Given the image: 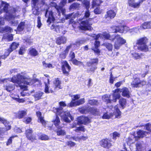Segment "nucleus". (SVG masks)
<instances>
[{"mask_svg":"<svg viewBox=\"0 0 151 151\" xmlns=\"http://www.w3.org/2000/svg\"><path fill=\"white\" fill-rule=\"evenodd\" d=\"M8 81L17 83L21 89L24 91L27 90L26 85H32L35 81L34 79L30 78L27 75L26 73L23 72L17 74L11 78L0 79V83L7 82Z\"/></svg>","mask_w":151,"mask_h":151,"instance_id":"f257e3e1","label":"nucleus"},{"mask_svg":"<svg viewBox=\"0 0 151 151\" xmlns=\"http://www.w3.org/2000/svg\"><path fill=\"white\" fill-rule=\"evenodd\" d=\"M95 39H97L99 37L109 39L111 41L115 40L114 48L116 50L120 49L121 46L126 42L125 40L121 37L119 35L116 36L114 37L111 36L109 34L106 33H103L102 34H98L97 35H91Z\"/></svg>","mask_w":151,"mask_h":151,"instance_id":"f03ea898","label":"nucleus"},{"mask_svg":"<svg viewBox=\"0 0 151 151\" xmlns=\"http://www.w3.org/2000/svg\"><path fill=\"white\" fill-rule=\"evenodd\" d=\"M3 7L2 9L0 10V14L3 12L6 13V15L4 16L6 19L10 20L14 17V15H12V14L11 13V8L12 7L9 6L8 4L6 2L3 1H0V9Z\"/></svg>","mask_w":151,"mask_h":151,"instance_id":"7ed1b4c3","label":"nucleus"},{"mask_svg":"<svg viewBox=\"0 0 151 151\" xmlns=\"http://www.w3.org/2000/svg\"><path fill=\"white\" fill-rule=\"evenodd\" d=\"M57 114L60 115L62 118L65 122H70L73 119V118L71 116L68 111H64L62 110L61 107L56 109Z\"/></svg>","mask_w":151,"mask_h":151,"instance_id":"20e7f679","label":"nucleus"},{"mask_svg":"<svg viewBox=\"0 0 151 151\" xmlns=\"http://www.w3.org/2000/svg\"><path fill=\"white\" fill-rule=\"evenodd\" d=\"M114 109V112L113 113H109L108 112H105L102 116V118L104 119H109L113 117L114 115L115 118H120L121 117V112L119 109L118 106H115Z\"/></svg>","mask_w":151,"mask_h":151,"instance_id":"39448f33","label":"nucleus"},{"mask_svg":"<svg viewBox=\"0 0 151 151\" xmlns=\"http://www.w3.org/2000/svg\"><path fill=\"white\" fill-rule=\"evenodd\" d=\"M80 97V96L79 95H73L72 96L71 102L68 104V106L70 107H73L83 104L85 102V99L83 98L78 100Z\"/></svg>","mask_w":151,"mask_h":151,"instance_id":"423d86ee","label":"nucleus"},{"mask_svg":"<svg viewBox=\"0 0 151 151\" xmlns=\"http://www.w3.org/2000/svg\"><path fill=\"white\" fill-rule=\"evenodd\" d=\"M92 19L90 18L86 20H83L80 24V28L83 30H91L93 28L91 26L92 25V23L91 21Z\"/></svg>","mask_w":151,"mask_h":151,"instance_id":"0eeeda50","label":"nucleus"},{"mask_svg":"<svg viewBox=\"0 0 151 151\" xmlns=\"http://www.w3.org/2000/svg\"><path fill=\"white\" fill-rule=\"evenodd\" d=\"M19 45V44L18 42H12L10 45L9 48L5 50V53L4 55L1 56L0 55V59H5L6 57L9 55L11 52L16 49L18 47Z\"/></svg>","mask_w":151,"mask_h":151,"instance_id":"6e6552de","label":"nucleus"},{"mask_svg":"<svg viewBox=\"0 0 151 151\" xmlns=\"http://www.w3.org/2000/svg\"><path fill=\"white\" fill-rule=\"evenodd\" d=\"M32 2L33 14L35 15H38L39 13V8L43 5V3L38 0H32Z\"/></svg>","mask_w":151,"mask_h":151,"instance_id":"1a4fd4ad","label":"nucleus"},{"mask_svg":"<svg viewBox=\"0 0 151 151\" xmlns=\"http://www.w3.org/2000/svg\"><path fill=\"white\" fill-rule=\"evenodd\" d=\"M67 0H62L60 3L59 6H57L56 3H52L51 5L54 6L56 9L57 12L60 14V13L64 14L65 12V9L63 7L66 4Z\"/></svg>","mask_w":151,"mask_h":151,"instance_id":"9d476101","label":"nucleus"},{"mask_svg":"<svg viewBox=\"0 0 151 151\" xmlns=\"http://www.w3.org/2000/svg\"><path fill=\"white\" fill-rule=\"evenodd\" d=\"M112 32H119L123 33H125L129 31V28L126 26H114L111 27Z\"/></svg>","mask_w":151,"mask_h":151,"instance_id":"9b49d317","label":"nucleus"},{"mask_svg":"<svg viewBox=\"0 0 151 151\" xmlns=\"http://www.w3.org/2000/svg\"><path fill=\"white\" fill-rule=\"evenodd\" d=\"M146 83L145 81H141L139 78H136L132 82L131 86L133 87L138 88L146 84Z\"/></svg>","mask_w":151,"mask_h":151,"instance_id":"f8f14e48","label":"nucleus"},{"mask_svg":"<svg viewBox=\"0 0 151 151\" xmlns=\"http://www.w3.org/2000/svg\"><path fill=\"white\" fill-rule=\"evenodd\" d=\"M119 89L115 90L113 91V94L109 96L110 103H111L112 102H116L117 99H119L120 97V95L119 93Z\"/></svg>","mask_w":151,"mask_h":151,"instance_id":"ddd939ff","label":"nucleus"},{"mask_svg":"<svg viewBox=\"0 0 151 151\" xmlns=\"http://www.w3.org/2000/svg\"><path fill=\"white\" fill-rule=\"evenodd\" d=\"M63 64L62 69L63 72L65 75H68L70 70V67L66 61H63Z\"/></svg>","mask_w":151,"mask_h":151,"instance_id":"4468645a","label":"nucleus"},{"mask_svg":"<svg viewBox=\"0 0 151 151\" xmlns=\"http://www.w3.org/2000/svg\"><path fill=\"white\" fill-rule=\"evenodd\" d=\"M100 144L101 146L106 148H109L112 146L110 140L108 139L102 140L100 142Z\"/></svg>","mask_w":151,"mask_h":151,"instance_id":"2eb2a0df","label":"nucleus"},{"mask_svg":"<svg viewBox=\"0 0 151 151\" xmlns=\"http://www.w3.org/2000/svg\"><path fill=\"white\" fill-rule=\"evenodd\" d=\"M78 122L81 124H86L90 122V120L88 117L85 116H81L78 118Z\"/></svg>","mask_w":151,"mask_h":151,"instance_id":"dca6fc26","label":"nucleus"},{"mask_svg":"<svg viewBox=\"0 0 151 151\" xmlns=\"http://www.w3.org/2000/svg\"><path fill=\"white\" fill-rule=\"evenodd\" d=\"M116 14L113 10H110L107 11L106 14L105 15V17L107 20L111 19L113 18L115 16Z\"/></svg>","mask_w":151,"mask_h":151,"instance_id":"f3484780","label":"nucleus"},{"mask_svg":"<svg viewBox=\"0 0 151 151\" xmlns=\"http://www.w3.org/2000/svg\"><path fill=\"white\" fill-rule=\"evenodd\" d=\"M119 89V92H122V95L124 97L129 98L130 96V92L128 88L126 87H124L121 89Z\"/></svg>","mask_w":151,"mask_h":151,"instance_id":"a211bd4d","label":"nucleus"},{"mask_svg":"<svg viewBox=\"0 0 151 151\" xmlns=\"http://www.w3.org/2000/svg\"><path fill=\"white\" fill-rule=\"evenodd\" d=\"M11 11V13L12 14V15H14V18L10 20H8V21H12H12H11L10 22V23L12 25L15 26H16L18 24V21L17 20H14L13 19L15 18L16 17V15H15V12H16V10L15 9L13 8L12 7L11 8V10L10 11V12ZM7 21L8 20H7Z\"/></svg>","mask_w":151,"mask_h":151,"instance_id":"6ab92c4d","label":"nucleus"},{"mask_svg":"<svg viewBox=\"0 0 151 151\" xmlns=\"http://www.w3.org/2000/svg\"><path fill=\"white\" fill-rule=\"evenodd\" d=\"M67 38L65 37L61 36L56 38V42L57 44L60 45L61 44H65Z\"/></svg>","mask_w":151,"mask_h":151,"instance_id":"aec40b11","label":"nucleus"},{"mask_svg":"<svg viewBox=\"0 0 151 151\" xmlns=\"http://www.w3.org/2000/svg\"><path fill=\"white\" fill-rule=\"evenodd\" d=\"M37 115L38 117V121L40 122L44 127L46 125V122L44 119V117L41 116V113L40 111L36 112Z\"/></svg>","mask_w":151,"mask_h":151,"instance_id":"412c9836","label":"nucleus"},{"mask_svg":"<svg viewBox=\"0 0 151 151\" xmlns=\"http://www.w3.org/2000/svg\"><path fill=\"white\" fill-rule=\"evenodd\" d=\"M148 42V39L146 37H142L137 40V44L140 46L146 44Z\"/></svg>","mask_w":151,"mask_h":151,"instance_id":"4be33fe9","label":"nucleus"},{"mask_svg":"<svg viewBox=\"0 0 151 151\" xmlns=\"http://www.w3.org/2000/svg\"><path fill=\"white\" fill-rule=\"evenodd\" d=\"M100 42L98 41H96L94 43V46L92 47V50H93L94 52L97 54H99L100 52V51L98 48V47L99 45Z\"/></svg>","mask_w":151,"mask_h":151,"instance_id":"5701e85b","label":"nucleus"},{"mask_svg":"<svg viewBox=\"0 0 151 151\" xmlns=\"http://www.w3.org/2000/svg\"><path fill=\"white\" fill-rule=\"evenodd\" d=\"M128 4L129 6L134 8L138 7L140 5V3H135L134 0H128Z\"/></svg>","mask_w":151,"mask_h":151,"instance_id":"b1692460","label":"nucleus"},{"mask_svg":"<svg viewBox=\"0 0 151 151\" xmlns=\"http://www.w3.org/2000/svg\"><path fill=\"white\" fill-rule=\"evenodd\" d=\"M54 84L55 85V89H57L58 88L60 89L62 88V87L61 85V81L58 78L55 79L54 81Z\"/></svg>","mask_w":151,"mask_h":151,"instance_id":"393cba45","label":"nucleus"},{"mask_svg":"<svg viewBox=\"0 0 151 151\" xmlns=\"http://www.w3.org/2000/svg\"><path fill=\"white\" fill-rule=\"evenodd\" d=\"M143 30H144L142 27V24H141L140 26H138L137 27H134L131 29H129V31L130 32H134L136 33H137L138 32Z\"/></svg>","mask_w":151,"mask_h":151,"instance_id":"a878e982","label":"nucleus"},{"mask_svg":"<svg viewBox=\"0 0 151 151\" xmlns=\"http://www.w3.org/2000/svg\"><path fill=\"white\" fill-rule=\"evenodd\" d=\"M0 121L5 125L6 129L7 130H9L11 129V126L9 124V123H8L7 120L4 118L0 117Z\"/></svg>","mask_w":151,"mask_h":151,"instance_id":"bb28decb","label":"nucleus"},{"mask_svg":"<svg viewBox=\"0 0 151 151\" xmlns=\"http://www.w3.org/2000/svg\"><path fill=\"white\" fill-rule=\"evenodd\" d=\"M139 50L142 51L147 52L149 51V49L146 44L142 45L138 47Z\"/></svg>","mask_w":151,"mask_h":151,"instance_id":"cd10ccee","label":"nucleus"},{"mask_svg":"<svg viewBox=\"0 0 151 151\" xmlns=\"http://www.w3.org/2000/svg\"><path fill=\"white\" fill-rule=\"evenodd\" d=\"M13 35L12 34H6L4 35L3 39L6 40L7 41H11L13 40Z\"/></svg>","mask_w":151,"mask_h":151,"instance_id":"c85d7f7f","label":"nucleus"},{"mask_svg":"<svg viewBox=\"0 0 151 151\" xmlns=\"http://www.w3.org/2000/svg\"><path fill=\"white\" fill-rule=\"evenodd\" d=\"M98 59H93L91 60V61L87 62V65L88 67H90L92 65H96L98 63Z\"/></svg>","mask_w":151,"mask_h":151,"instance_id":"c756f323","label":"nucleus"},{"mask_svg":"<svg viewBox=\"0 0 151 151\" xmlns=\"http://www.w3.org/2000/svg\"><path fill=\"white\" fill-rule=\"evenodd\" d=\"M27 114L26 112L24 111H20L16 115V116L19 118H22Z\"/></svg>","mask_w":151,"mask_h":151,"instance_id":"7c9ffc66","label":"nucleus"},{"mask_svg":"<svg viewBox=\"0 0 151 151\" xmlns=\"http://www.w3.org/2000/svg\"><path fill=\"white\" fill-rule=\"evenodd\" d=\"M142 27L143 30L151 28V21L149 22H144L142 24Z\"/></svg>","mask_w":151,"mask_h":151,"instance_id":"2f4dec72","label":"nucleus"},{"mask_svg":"<svg viewBox=\"0 0 151 151\" xmlns=\"http://www.w3.org/2000/svg\"><path fill=\"white\" fill-rule=\"evenodd\" d=\"M147 132L142 130H139L137 132V136L139 138H142L146 135Z\"/></svg>","mask_w":151,"mask_h":151,"instance_id":"473e14b6","label":"nucleus"},{"mask_svg":"<svg viewBox=\"0 0 151 151\" xmlns=\"http://www.w3.org/2000/svg\"><path fill=\"white\" fill-rule=\"evenodd\" d=\"M12 30V29L8 26L0 28V32H11Z\"/></svg>","mask_w":151,"mask_h":151,"instance_id":"72a5a7b5","label":"nucleus"},{"mask_svg":"<svg viewBox=\"0 0 151 151\" xmlns=\"http://www.w3.org/2000/svg\"><path fill=\"white\" fill-rule=\"evenodd\" d=\"M91 112L94 115H101V112L99 109L96 108H91Z\"/></svg>","mask_w":151,"mask_h":151,"instance_id":"f704fd0d","label":"nucleus"},{"mask_svg":"<svg viewBox=\"0 0 151 151\" xmlns=\"http://www.w3.org/2000/svg\"><path fill=\"white\" fill-rule=\"evenodd\" d=\"M49 14L47 22L50 24L52 22H53L55 20V18L52 15L53 13L52 11L49 12Z\"/></svg>","mask_w":151,"mask_h":151,"instance_id":"c9c22d12","label":"nucleus"},{"mask_svg":"<svg viewBox=\"0 0 151 151\" xmlns=\"http://www.w3.org/2000/svg\"><path fill=\"white\" fill-rule=\"evenodd\" d=\"M126 103V99L124 98L120 99L119 101V103L122 109L125 107Z\"/></svg>","mask_w":151,"mask_h":151,"instance_id":"e433bc0d","label":"nucleus"},{"mask_svg":"<svg viewBox=\"0 0 151 151\" xmlns=\"http://www.w3.org/2000/svg\"><path fill=\"white\" fill-rule=\"evenodd\" d=\"M44 93L43 92L39 91L36 93L34 95L35 100L37 101L41 99V97Z\"/></svg>","mask_w":151,"mask_h":151,"instance_id":"4c0bfd02","label":"nucleus"},{"mask_svg":"<svg viewBox=\"0 0 151 151\" xmlns=\"http://www.w3.org/2000/svg\"><path fill=\"white\" fill-rule=\"evenodd\" d=\"M51 29H55V30L57 32H59L62 31L63 28L61 26H57L55 27L54 25H52L51 27Z\"/></svg>","mask_w":151,"mask_h":151,"instance_id":"58836bf2","label":"nucleus"},{"mask_svg":"<svg viewBox=\"0 0 151 151\" xmlns=\"http://www.w3.org/2000/svg\"><path fill=\"white\" fill-rule=\"evenodd\" d=\"M45 92L47 93H49L50 91H49V80L48 78L47 79V81L46 83V82H45Z\"/></svg>","mask_w":151,"mask_h":151,"instance_id":"ea45409f","label":"nucleus"},{"mask_svg":"<svg viewBox=\"0 0 151 151\" xmlns=\"http://www.w3.org/2000/svg\"><path fill=\"white\" fill-rule=\"evenodd\" d=\"M29 53L30 55L33 56H36L38 55V53L37 50L33 48L30 49Z\"/></svg>","mask_w":151,"mask_h":151,"instance_id":"a19ab883","label":"nucleus"},{"mask_svg":"<svg viewBox=\"0 0 151 151\" xmlns=\"http://www.w3.org/2000/svg\"><path fill=\"white\" fill-rule=\"evenodd\" d=\"M25 23L24 22H21L18 25L17 27V30L19 31H22L24 28Z\"/></svg>","mask_w":151,"mask_h":151,"instance_id":"79ce46f5","label":"nucleus"},{"mask_svg":"<svg viewBox=\"0 0 151 151\" xmlns=\"http://www.w3.org/2000/svg\"><path fill=\"white\" fill-rule=\"evenodd\" d=\"M74 131L77 132H78L80 131L85 132L86 131V129L83 126H80L76 127Z\"/></svg>","mask_w":151,"mask_h":151,"instance_id":"37998d69","label":"nucleus"},{"mask_svg":"<svg viewBox=\"0 0 151 151\" xmlns=\"http://www.w3.org/2000/svg\"><path fill=\"white\" fill-rule=\"evenodd\" d=\"M136 151H142L143 149L142 144L140 142H138L136 145Z\"/></svg>","mask_w":151,"mask_h":151,"instance_id":"c03bdc74","label":"nucleus"},{"mask_svg":"<svg viewBox=\"0 0 151 151\" xmlns=\"http://www.w3.org/2000/svg\"><path fill=\"white\" fill-rule=\"evenodd\" d=\"M102 45L105 46L109 51H112L113 46L111 44L109 43H106L103 44Z\"/></svg>","mask_w":151,"mask_h":151,"instance_id":"a18cd8bd","label":"nucleus"},{"mask_svg":"<svg viewBox=\"0 0 151 151\" xmlns=\"http://www.w3.org/2000/svg\"><path fill=\"white\" fill-rule=\"evenodd\" d=\"M102 100L107 103H110L109 95H105L102 97Z\"/></svg>","mask_w":151,"mask_h":151,"instance_id":"49530a36","label":"nucleus"},{"mask_svg":"<svg viewBox=\"0 0 151 151\" xmlns=\"http://www.w3.org/2000/svg\"><path fill=\"white\" fill-rule=\"evenodd\" d=\"M43 66L45 68H51L53 67L52 65L50 63H46L45 61L42 62Z\"/></svg>","mask_w":151,"mask_h":151,"instance_id":"de8ad7c7","label":"nucleus"},{"mask_svg":"<svg viewBox=\"0 0 151 151\" xmlns=\"http://www.w3.org/2000/svg\"><path fill=\"white\" fill-rule=\"evenodd\" d=\"M132 55L134 58L136 59H140L142 55L141 54H139L135 52L132 53Z\"/></svg>","mask_w":151,"mask_h":151,"instance_id":"09e8293b","label":"nucleus"},{"mask_svg":"<svg viewBox=\"0 0 151 151\" xmlns=\"http://www.w3.org/2000/svg\"><path fill=\"white\" fill-rule=\"evenodd\" d=\"M39 138L42 140H47L49 139L48 137L45 134H42L40 135Z\"/></svg>","mask_w":151,"mask_h":151,"instance_id":"8fccbe9b","label":"nucleus"},{"mask_svg":"<svg viewBox=\"0 0 151 151\" xmlns=\"http://www.w3.org/2000/svg\"><path fill=\"white\" fill-rule=\"evenodd\" d=\"M5 89L8 91H10L14 89V86L12 85H9L8 86H4Z\"/></svg>","mask_w":151,"mask_h":151,"instance_id":"3c124183","label":"nucleus"},{"mask_svg":"<svg viewBox=\"0 0 151 151\" xmlns=\"http://www.w3.org/2000/svg\"><path fill=\"white\" fill-rule=\"evenodd\" d=\"M57 134L58 135L63 136L66 134V132L64 130L59 129L57 132Z\"/></svg>","mask_w":151,"mask_h":151,"instance_id":"603ef678","label":"nucleus"},{"mask_svg":"<svg viewBox=\"0 0 151 151\" xmlns=\"http://www.w3.org/2000/svg\"><path fill=\"white\" fill-rule=\"evenodd\" d=\"M88 69V72H91L93 73L95 70L97 68L96 65H92Z\"/></svg>","mask_w":151,"mask_h":151,"instance_id":"864d4df0","label":"nucleus"},{"mask_svg":"<svg viewBox=\"0 0 151 151\" xmlns=\"http://www.w3.org/2000/svg\"><path fill=\"white\" fill-rule=\"evenodd\" d=\"M77 15L78 14H74L73 13L65 15V19H69L71 18L72 19L73 16L76 17L77 16Z\"/></svg>","mask_w":151,"mask_h":151,"instance_id":"5fc2aeb1","label":"nucleus"},{"mask_svg":"<svg viewBox=\"0 0 151 151\" xmlns=\"http://www.w3.org/2000/svg\"><path fill=\"white\" fill-rule=\"evenodd\" d=\"M88 103L92 105H97L98 104V101L94 99L89 100L88 101Z\"/></svg>","mask_w":151,"mask_h":151,"instance_id":"6e6d98bb","label":"nucleus"},{"mask_svg":"<svg viewBox=\"0 0 151 151\" xmlns=\"http://www.w3.org/2000/svg\"><path fill=\"white\" fill-rule=\"evenodd\" d=\"M71 61H72V63L75 65H80L83 64V63L81 62L78 61L76 59H73Z\"/></svg>","mask_w":151,"mask_h":151,"instance_id":"4d7b16f0","label":"nucleus"},{"mask_svg":"<svg viewBox=\"0 0 151 151\" xmlns=\"http://www.w3.org/2000/svg\"><path fill=\"white\" fill-rule=\"evenodd\" d=\"M32 129L30 128L29 129H27L26 130L25 134H26V137H27V138L28 137V136L29 137L31 135H32Z\"/></svg>","mask_w":151,"mask_h":151,"instance_id":"13d9d810","label":"nucleus"},{"mask_svg":"<svg viewBox=\"0 0 151 151\" xmlns=\"http://www.w3.org/2000/svg\"><path fill=\"white\" fill-rule=\"evenodd\" d=\"M28 137H27V139L32 142H33L36 139V137L34 135H31L29 137L28 136Z\"/></svg>","mask_w":151,"mask_h":151,"instance_id":"bf43d9fd","label":"nucleus"},{"mask_svg":"<svg viewBox=\"0 0 151 151\" xmlns=\"http://www.w3.org/2000/svg\"><path fill=\"white\" fill-rule=\"evenodd\" d=\"M120 136V134L117 132H115L113 133L112 138L114 139H116L117 138L119 137Z\"/></svg>","mask_w":151,"mask_h":151,"instance_id":"052dcab7","label":"nucleus"},{"mask_svg":"<svg viewBox=\"0 0 151 151\" xmlns=\"http://www.w3.org/2000/svg\"><path fill=\"white\" fill-rule=\"evenodd\" d=\"M101 0H93L92 3V5L94 6L95 5H99L101 3Z\"/></svg>","mask_w":151,"mask_h":151,"instance_id":"680f3d73","label":"nucleus"},{"mask_svg":"<svg viewBox=\"0 0 151 151\" xmlns=\"http://www.w3.org/2000/svg\"><path fill=\"white\" fill-rule=\"evenodd\" d=\"M82 2L86 6V9H88L89 7V2L87 0H85Z\"/></svg>","mask_w":151,"mask_h":151,"instance_id":"e2e57ef3","label":"nucleus"},{"mask_svg":"<svg viewBox=\"0 0 151 151\" xmlns=\"http://www.w3.org/2000/svg\"><path fill=\"white\" fill-rule=\"evenodd\" d=\"M145 129L148 131L150 132L151 131V124L147 123L145 126Z\"/></svg>","mask_w":151,"mask_h":151,"instance_id":"0e129e2a","label":"nucleus"},{"mask_svg":"<svg viewBox=\"0 0 151 151\" xmlns=\"http://www.w3.org/2000/svg\"><path fill=\"white\" fill-rule=\"evenodd\" d=\"M94 12L96 14H99L102 12V10L100 9L99 7H97L94 10Z\"/></svg>","mask_w":151,"mask_h":151,"instance_id":"69168bd1","label":"nucleus"},{"mask_svg":"<svg viewBox=\"0 0 151 151\" xmlns=\"http://www.w3.org/2000/svg\"><path fill=\"white\" fill-rule=\"evenodd\" d=\"M37 23V27L38 28H40L41 27V26L42 25V24L41 22L40 17H38Z\"/></svg>","mask_w":151,"mask_h":151,"instance_id":"338daca9","label":"nucleus"},{"mask_svg":"<svg viewBox=\"0 0 151 151\" xmlns=\"http://www.w3.org/2000/svg\"><path fill=\"white\" fill-rule=\"evenodd\" d=\"M12 98L13 99L19 103H23L24 101V100L23 99H19L18 98H15L13 97H12Z\"/></svg>","mask_w":151,"mask_h":151,"instance_id":"774afa93","label":"nucleus"}]
</instances>
